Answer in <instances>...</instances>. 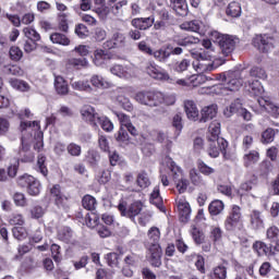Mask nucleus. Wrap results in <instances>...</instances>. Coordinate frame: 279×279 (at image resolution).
Listing matches in <instances>:
<instances>
[{"label":"nucleus","mask_w":279,"mask_h":279,"mask_svg":"<svg viewBox=\"0 0 279 279\" xmlns=\"http://www.w3.org/2000/svg\"><path fill=\"white\" fill-rule=\"evenodd\" d=\"M90 84L92 86H95V88H109L110 83L106 81L101 75L94 74L90 77Z\"/></svg>","instance_id":"c9c22d12"},{"label":"nucleus","mask_w":279,"mask_h":279,"mask_svg":"<svg viewBox=\"0 0 279 279\" xmlns=\"http://www.w3.org/2000/svg\"><path fill=\"white\" fill-rule=\"evenodd\" d=\"M27 189V193L28 195H40V182H38V180L33 179V181H31V184L26 187Z\"/></svg>","instance_id":"3c124183"},{"label":"nucleus","mask_w":279,"mask_h":279,"mask_svg":"<svg viewBox=\"0 0 279 279\" xmlns=\"http://www.w3.org/2000/svg\"><path fill=\"white\" fill-rule=\"evenodd\" d=\"M276 138V130L268 128L262 133V143L269 144L274 143Z\"/></svg>","instance_id":"09e8293b"},{"label":"nucleus","mask_w":279,"mask_h":279,"mask_svg":"<svg viewBox=\"0 0 279 279\" xmlns=\"http://www.w3.org/2000/svg\"><path fill=\"white\" fill-rule=\"evenodd\" d=\"M23 34L28 40H32V43H38V40H40V34L32 27H25Z\"/></svg>","instance_id":"c03bdc74"},{"label":"nucleus","mask_w":279,"mask_h":279,"mask_svg":"<svg viewBox=\"0 0 279 279\" xmlns=\"http://www.w3.org/2000/svg\"><path fill=\"white\" fill-rule=\"evenodd\" d=\"M184 110L190 121H197V119H199V109H197V105H195V101L185 100Z\"/></svg>","instance_id":"a211bd4d"},{"label":"nucleus","mask_w":279,"mask_h":279,"mask_svg":"<svg viewBox=\"0 0 279 279\" xmlns=\"http://www.w3.org/2000/svg\"><path fill=\"white\" fill-rule=\"evenodd\" d=\"M114 99L123 110H126V112H132L134 110V105H132V101H130V98H128L125 95L118 94L114 96Z\"/></svg>","instance_id":"a878e982"},{"label":"nucleus","mask_w":279,"mask_h":279,"mask_svg":"<svg viewBox=\"0 0 279 279\" xmlns=\"http://www.w3.org/2000/svg\"><path fill=\"white\" fill-rule=\"evenodd\" d=\"M12 234L17 241H25V239H27V229H25L23 226L14 227L12 229Z\"/></svg>","instance_id":"49530a36"},{"label":"nucleus","mask_w":279,"mask_h":279,"mask_svg":"<svg viewBox=\"0 0 279 279\" xmlns=\"http://www.w3.org/2000/svg\"><path fill=\"white\" fill-rule=\"evenodd\" d=\"M111 39L113 40V45H114L116 49H121V48L125 47V35L124 34L117 32L112 35Z\"/></svg>","instance_id":"de8ad7c7"},{"label":"nucleus","mask_w":279,"mask_h":279,"mask_svg":"<svg viewBox=\"0 0 279 279\" xmlns=\"http://www.w3.org/2000/svg\"><path fill=\"white\" fill-rule=\"evenodd\" d=\"M110 73H112V75H117V77H130V73L128 72V68L123 66V65H113L110 69Z\"/></svg>","instance_id":"37998d69"},{"label":"nucleus","mask_w":279,"mask_h":279,"mask_svg":"<svg viewBox=\"0 0 279 279\" xmlns=\"http://www.w3.org/2000/svg\"><path fill=\"white\" fill-rule=\"evenodd\" d=\"M10 84L12 88H15V90H21V93H29L32 88L29 84L23 80L13 78L10 81Z\"/></svg>","instance_id":"2f4dec72"},{"label":"nucleus","mask_w":279,"mask_h":279,"mask_svg":"<svg viewBox=\"0 0 279 279\" xmlns=\"http://www.w3.org/2000/svg\"><path fill=\"white\" fill-rule=\"evenodd\" d=\"M217 105H210L204 107L201 111L199 123H208V121H213L217 117Z\"/></svg>","instance_id":"f3484780"},{"label":"nucleus","mask_w":279,"mask_h":279,"mask_svg":"<svg viewBox=\"0 0 279 279\" xmlns=\"http://www.w3.org/2000/svg\"><path fill=\"white\" fill-rule=\"evenodd\" d=\"M54 88L58 95H69V83L60 75H54Z\"/></svg>","instance_id":"412c9836"},{"label":"nucleus","mask_w":279,"mask_h":279,"mask_svg":"<svg viewBox=\"0 0 279 279\" xmlns=\"http://www.w3.org/2000/svg\"><path fill=\"white\" fill-rule=\"evenodd\" d=\"M191 57L196 60V62H202L203 60H213V52L206 49H192L190 51Z\"/></svg>","instance_id":"aec40b11"},{"label":"nucleus","mask_w":279,"mask_h":279,"mask_svg":"<svg viewBox=\"0 0 279 279\" xmlns=\"http://www.w3.org/2000/svg\"><path fill=\"white\" fill-rule=\"evenodd\" d=\"M178 208L182 221H189V217H191V205L189 202H186V199H179Z\"/></svg>","instance_id":"5701e85b"},{"label":"nucleus","mask_w":279,"mask_h":279,"mask_svg":"<svg viewBox=\"0 0 279 279\" xmlns=\"http://www.w3.org/2000/svg\"><path fill=\"white\" fill-rule=\"evenodd\" d=\"M276 40L274 37L269 35H257L253 38V45L258 49V51H262V53H267L274 49Z\"/></svg>","instance_id":"6e6552de"},{"label":"nucleus","mask_w":279,"mask_h":279,"mask_svg":"<svg viewBox=\"0 0 279 279\" xmlns=\"http://www.w3.org/2000/svg\"><path fill=\"white\" fill-rule=\"evenodd\" d=\"M97 126L96 128H100L105 131V132H112V130H114V124H112V121H110V119L104 117V116H99V118H97Z\"/></svg>","instance_id":"72a5a7b5"},{"label":"nucleus","mask_w":279,"mask_h":279,"mask_svg":"<svg viewBox=\"0 0 279 279\" xmlns=\"http://www.w3.org/2000/svg\"><path fill=\"white\" fill-rule=\"evenodd\" d=\"M226 12L228 16H232V19H239V16H241V4L236 1H233L229 3Z\"/></svg>","instance_id":"f704fd0d"},{"label":"nucleus","mask_w":279,"mask_h":279,"mask_svg":"<svg viewBox=\"0 0 279 279\" xmlns=\"http://www.w3.org/2000/svg\"><path fill=\"white\" fill-rule=\"evenodd\" d=\"M81 114L83 121L92 124L93 128H97V119H99L100 116L97 113V111H95V108H93L90 105H85L81 109Z\"/></svg>","instance_id":"ddd939ff"},{"label":"nucleus","mask_w":279,"mask_h":279,"mask_svg":"<svg viewBox=\"0 0 279 279\" xmlns=\"http://www.w3.org/2000/svg\"><path fill=\"white\" fill-rule=\"evenodd\" d=\"M223 114L227 118H230L233 114H238V117H242L244 121H252V112L243 108V105H241L239 100L232 102L229 107H227L223 110Z\"/></svg>","instance_id":"0eeeda50"},{"label":"nucleus","mask_w":279,"mask_h":279,"mask_svg":"<svg viewBox=\"0 0 279 279\" xmlns=\"http://www.w3.org/2000/svg\"><path fill=\"white\" fill-rule=\"evenodd\" d=\"M82 204L86 210H95V208H97V199H95V197L92 195H85L83 197Z\"/></svg>","instance_id":"a18cd8bd"},{"label":"nucleus","mask_w":279,"mask_h":279,"mask_svg":"<svg viewBox=\"0 0 279 279\" xmlns=\"http://www.w3.org/2000/svg\"><path fill=\"white\" fill-rule=\"evenodd\" d=\"M223 208H226V205H223V201H213L209 206V215H213V217H217V215H221L223 213Z\"/></svg>","instance_id":"c85d7f7f"},{"label":"nucleus","mask_w":279,"mask_h":279,"mask_svg":"<svg viewBox=\"0 0 279 279\" xmlns=\"http://www.w3.org/2000/svg\"><path fill=\"white\" fill-rule=\"evenodd\" d=\"M50 195L52 199H54V204L56 206H58V208H63V210H66L69 208L70 206L69 196L62 193L59 184L53 185L50 189Z\"/></svg>","instance_id":"9d476101"},{"label":"nucleus","mask_w":279,"mask_h":279,"mask_svg":"<svg viewBox=\"0 0 279 279\" xmlns=\"http://www.w3.org/2000/svg\"><path fill=\"white\" fill-rule=\"evenodd\" d=\"M21 130L22 132H28L27 135L24 134L22 136L21 151L27 153L32 147V143L34 144V149L40 151L44 147V134L40 131V123L38 121L21 122ZM32 132H34V136H32Z\"/></svg>","instance_id":"f257e3e1"},{"label":"nucleus","mask_w":279,"mask_h":279,"mask_svg":"<svg viewBox=\"0 0 279 279\" xmlns=\"http://www.w3.org/2000/svg\"><path fill=\"white\" fill-rule=\"evenodd\" d=\"M9 54L11 60H13L14 62H19V60L23 58V50L16 46H13L11 47Z\"/></svg>","instance_id":"69168bd1"},{"label":"nucleus","mask_w":279,"mask_h":279,"mask_svg":"<svg viewBox=\"0 0 279 279\" xmlns=\"http://www.w3.org/2000/svg\"><path fill=\"white\" fill-rule=\"evenodd\" d=\"M145 69L146 73H148L150 77H154V80H169V74L160 71L154 61H148Z\"/></svg>","instance_id":"2eb2a0df"},{"label":"nucleus","mask_w":279,"mask_h":279,"mask_svg":"<svg viewBox=\"0 0 279 279\" xmlns=\"http://www.w3.org/2000/svg\"><path fill=\"white\" fill-rule=\"evenodd\" d=\"M222 64H226V59L216 58L210 60L203 61H194L193 66L197 73H210V71H215V69H219Z\"/></svg>","instance_id":"39448f33"},{"label":"nucleus","mask_w":279,"mask_h":279,"mask_svg":"<svg viewBox=\"0 0 279 279\" xmlns=\"http://www.w3.org/2000/svg\"><path fill=\"white\" fill-rule=\"evenodd\" d=\"M131 25L135 27V29L145 32L146 29H149L151 25H154V17H136L131 21Z\"/></svg>","instance_id":"dca6fc26"},{"label":"nucleus","mask_w":279,"mask_h":279,"mask_svg":"<svg viewBox=\"0 0 279 279\" xmlns=\"http://www.w3.org/2000/svg\"><path fill=\"white\" fill-rule=\"evenodd\" d=\"M162 99H163L162 98V93H160V92H157V93L151 92L149 107L150 108H156L158 106H162Z\"/></svg>","instance_id":"603ef678"},{"label":"nucleus","mask_w":279,"mask_h":279,"mask_svg":"<svg viewBox=\"0 0 279 279\" xmlns=\"http://www.w3.org/2000/svg\"><path fill=\"white\" fill-rule=\"evenodd\" d=\"M105 259L107 262V265H109V267H119V254L108 253L105 256Z\"/></svg>","instance_id":"680f3d73"},{"label":"nucleus","mask_w":279,"mask_h":279,"mask_svg":"<svg viewBox=\"0 0 279 279\" xmlns=\"http://www.w3.org/2000/svg\"><path fill=\"white\" fill-rule=\"evenodd\" d=\"M170 46H167V48H160L158 50L153 51V56L157 62H161V64H165L169 58H171V51H169Z\"/></svg>","instance_id":"b1692460"},{"label":"nucleus","mask_w":279,"mask_h":279,"mask_svg":"<svg viewBox=\"0 0 279 279\" xmlns=\"http://www.w3.org/2000/svg\"><path fill=\"white\" fill-rule=\"evenodd\" d=\"M173 43H175L178 47H191L192 45H199V38L195 36H185V37L174 36Z\"/></svg>","instance_id":"6ab92c4d"},{"label":"nucleus","mask_w":279,"mask_h":279,"mask_svg":"<svg viewBox=\"0 0 279 279\" xmlns=\"http://www.w3.org/2000/svg\"><path fill=\"white\" fill-rule=\"evenodd\" d=\"M219 134H221V124L217 121L211 122L209 125V135L207 136L208 141H218Z\"/></svg>","instance_id":"c756f323"},{"label":"nucleus","mask_w":279,"mask_h":279,"mask_svg":"<svg viewBox=\"0 0 279 279\" xmlns=\"http://www.w3.org/2000/svg\"><path fill=\"white\" fill-rule=\"evenodd\" d=\"M260 158V155L256 150H252L248 154L244 155V167H252V165H256Z\"/></svg>","instance_id":"4c0bfd02"},{"label":"nucleus","mask_w":279,"mask_h":279,"mask_svg":"<svg viewBox=\"0 0 279 279\" xmlns=\"http://www.w3.org/2000/svg\"><path fill=\"white\" fill-rule=\"evenodd\" d=\"M243 213H241V208L239 205H233L229 216L225 221V228L229 232H236V230H243Z\"/></svg>","instance_id":"7ed1b4c3"},{"label":"nucleus","mask_w":279,"mask_h":279,"mask_svg":"<svg viewBox=\"0 0 279 279\" xmlns=\"http://www.w3.org/2000/svg\"><path fill=\"white\" fill-rule=\"evenodd\" d=\"M9 223L10 226H25V218L21 214H12Z\"/></svg>","instance_id":"e2e57ef3"},{"label":"nucleus","mask_w":279,"mask_h":279,"mask_svg":"<svg viewBox=\"0 0 279 279\" xmlns=\"http://www.w3.org/2000/svg\"><path fill=\"white\" fill-rule=\"evenodd\" d=\"M180 27L185 32H197L199 29V22L197 21L184 22L180 25Z\"/></svg>","instance_id":"13d9d810"},{"label":"nucleus","mask_w":279,"mask_h":279,"mask_svg":"<svg viewBox=\"0 0 279 279\" xmlns=\"http://www.w3.org/2000/svg\"><path fill=\"white\" fill-rule=\"evenodd\" d=\"M158 15H159L160 21H163V22L168 23L169 25H173V17L171 16V14L169 13V11L167 9L159 10Z\"/></svg>","instance_id":"338daca9"},{"label":"nucleus","mask_w":279,"mask_h":279,"mask_svg":"<svg viewBox=\"0 0 279 279\" xmlns=\"http://www.w3.org/2000/svg\"><path fill=\"white\" fill-rule=\"evenodd\" d=\"M13 202H14L15 206H20L22 208H25V206H27V197H25V194H23L21 192H16L13 195Z\"/></svg>","instance_id":"4d7b16f0"},{"label":"nucleus","mask_w":279,"mask_h":279,"mask_svg":"<svg viewBox=\"0 0 279 279\" xmlns=\"http://www.w3.org/2000/svg\"><path fill=\"white\" fill-rule=\"evenodd\" d=\"M118 210L120 211L121 217H126V219H131V221H136V217L143 213V202L135 201L129 206L120 203L118 205Z\"/></svg>","instance_id":"20e7f679"},{"label":"nucleus","mask_w":279,"mask_h":279,"mask_svg":"<svg viewBox=\"0 0 279 279\" xmlns=\"http://www.w3.org/2000/svg\"><path fill=\"white\" fill-rule=\"evenodd\" d=\"M248 219L251 230L258 232V230H263V228H265L263 213H260L259 210L253 209L248 215Z\"/></svg>","instance_id":"4468645a"},{"label":"nucleus","mask_w":279,"mask_h":279,"mask_svg":"<svg viewBox=\"0 0 279 279\" xmlns=\"http://www.w3.org/2000/svg\"><path fill=\"white\" fill-rule=\"evenodd\" d=\"M190 180L194 186H204L206 182L202 180V175L197 172L196 169L190 170Z\"/></svg>","instance_id":"79ce46f5"},{"label":"nucleus","mask_w":279,"mask_h":279,"mask_svg":"<svg viewBox=\"0 0 279 279\" xmlns=\"http://www.w3.org/2000/svg\"><path fill=\"white\" fill-rule=\"evenodd\" d=\"M85 159L89 165H92V167H95V165L99 162L100 156L96 150H88Z\"/></svg>","instance_id":"bf43d9fd"},{"label":"nucleus","mask_w":279,"mask_h":279,"mask_svg":"<svg viewBox=\"0 0 279 279\" xmlns=\"http://www.w3.org/2000/svg\"><path fill=\"white\" fill-rule=\"evenodd\" d=\"M58 239L63 243H73V230L69 227H63L58 232Z\"/></svg>","instance_id":"7c9ffc66"},{"label":"nucleus","mask_w":279,"mask_h":279,"mask_svg":"<svg viewBox=\"0 0 279 279\" xmlns=\"http://www.w3.org/2000/svg\"><path fill=\"white\" fill-rule=\"evenodd\" d=\"M243 86V78L239 72H229L227 73V78L223 83V88L226 90L236 92Z\"/></svg>","instance_id":"9b49d317"},{"label":"nucleus","mask_w":279,"mask_h":279,"mask_svg":"<svg viewBox=\"0 0 279 279\" xmlns=\"http://www.w3.org/2000/svg\"><path fill=\"white\" fill-rule=\"evenodd\" d=\"M34 177L25 173L20 175L16 182L21 186V189H27L32 184V182H34Z\"/></svg>","instance_id":"8fccbe9b"},{"label":"nucleus","mask_w":279,"mask_h":279,"mask_svg":"<svg viewBox=\"0 0 279 279\" xmlns=\"http://www.w3.org/2000/svg\"><path fill=\"white\" fill-rule=\"evenodd\" d=\"M248 86L251 88V93L253 95H256L257 97L259 95H263V93H265V88L263 87V84H260L258 80L253 81L252 83H248Z\"/></svg>","instance_id":"864d4df0"},{"label":"nucleus","mask_w":279,"mask_h":279,"mask_svg":"<svg viewBox=\"0 0 279 279\" xmlns=\"http://www.w3.org/2000/svg\"><path fill=\"white\" fill-rule=\"evenodd\" d=\"M72 88L74 90H85L86 93H90L93 90V87H90V84H88V81H77L72 83Z\"/></svg>","instance_id":"5fc2aeb1"},{"label":"nucleus","mask_w":279,"mask_h":279,"mask_svg":"<svg viewBox=\"0 0 279 279\" xmlns=\"http://www.w3.org/2000/svg\"><path fill=\"white\" fill-rule=\"evenodd\" d=\"M251 77H257L258 80H267V72L263 68L253 66L250 70Z\"/></svg>","instance_id":"6e6d98bb"},{"label":"nucleus","mask_w":279,"mask_h":279,"mask_svg":"<svg viewBox=\"0 0 279 279\" xmlns=\"http://www.w3.org/2000/svg\"><path fill=\"white\" fill-rule=\"evenodd\" d=\"M47 160V158L43 155L38 156L37 159V171H39L41 173V175L47 177V173H49V171L47 170V166H45V161Z\"/></svg>","instance_id":"0e129e2a"},{"label":"nucleus","mask_w":279,"mask_h":279,"mask_svg":"<svg viewBox=\"0 0 279 279\" xmlns=\"http://www.w3.org/2000/svg\"><path fill=\"white\" fill-rule=\"evenodd\" d=\"M228 276V268L225 265H219L214 268V278L216 279H226Z\"/></svg>","instance_id":"052dcab7"},{"label":"nucleus","mask_w":279,"mask_h":279,"mask_svg":"<svg viewBox=\"0 0 279 279\" xmlns=\"http://www.w3.org/2000/svg\"><path fill=\"white\" fill-rule=\"evenodd\" d=\"M160 229L153 227L148 230V240L146 242V247H151V245H160Z\"/></svg>","instance_id":"4be33fe9"},{"label":"nucleus","mask_w":279,"mask_h":279,"mask_svg":"<svg viewBox=\"0 0 279 279\" xmlns=\"http://www.w3.org/2000/svg\"><path fill=\"white\" fill-rule=\"evenodd\" d=\"M173 10L179 16H187L189 4H186V0H174Z\"/></svg>","instance_id":"cd10ccee"},{"label":"nucleus","mask_w":279,"mask_h":279,"mask_svg":"<svg viewBox=\"0 0 279 279\" xmlns=\"http://www.w3.org/2000/svg\"><path fill=\"white\" fill-rule=\"evenodd\" d=\"M253 250L257 252L258 256H265L267 254H271V247L267 246V244L260 241H256L253 244Z\"/></svg>","instance_id":"58836bf2"},{"label":"nucleus","mask_w":279,"mask_h":279,"mask_svg":"<svg viewBox=\"0 0 279 279\" xmlns=\"http://www.w3.org/2000/svg\"><path fill=\"white\" fill-rule=\"evenodd\" d=\"M211 37L218 44L220 53H222L225 58H228V56H232V53L236 49V45H239V38L232 35L221 34L217 31L211 32Z\"/></svg>","instance_id":"f03ea898"},{"label":"nucleus","mask_w":279,"mask_h":279,"mask_svg":"<svg viewBox=\"0 0 279 279\" xmlns=\"http://www.w3.org/2000/svg\"><path fill=\"white\" fill-rule=\"evenodd\" d=\"M134 99L137 104H142V106H149L151 101V92H138Z\"/></svg>","instance_id":"e433bc0d"},{"label":"nucleus","mask_w":279,"mask_h":279,"mask_svg":"<svg viewBox=\"0 0 279 279\" xmlns=\"http://www.w3.org/2000/svg\"><path fill=\"white\" fill-rule=\"evenodd\" d=\"M107 60H110V54L106 50L98 49L94 52V64L96 66H104Z\"/></svg>","instance_id":"393cba45"},{"label":"nucleus","mask_w":279,"mask_h":279,"mask_svg":"<svg viewBox=\"0 0 279 279\" xmlns=\"http://www.w3.org/2000/svg\"><path fill=\"white\" fill-rule=\"evenodd\" d=\"M148 250L147 258L153 267H160L162 265V248L160 244H154L146 246Z\"/></svg>","instance_id":"f8f14e48"},{"label":"nucleus","mask_w":279,"mask_h":279,"mask_svg":"<svg viewBox=\"0 0 279 279\" xmlns=\"http://www.w3.org/2000/svg\"><path fill=\"white\" fill-rule=\"evenodd\" d=\"M170 171L172 173V179L177 185L179 193H186L190 182L187 179H184L182 174V169H180V167H178L175 162L171 161Z\"/></svg>","instance_id":"423d86ee"},{"label":"nucleus","mask_w":279,"mask_h":279,"mask_svg":"<svg viewBox=\"0 0 279 279\" xmlns=\"http://www.w3.org/2000/svg\"><path fill=\"white\" fill-rule=\"evenodd\" d=\"M50 40L53 45H62L63 47H69L71 45V39L62 33H53L50 35Z\"/></svg>","instance_id":"bb28decb"},{"label":"nucleus","mask_w":279,"mask_h":279,"mask_svg":"<svg viewBox=\"0 0 279 279\" xmlns=\"http://www.w3.org/2000/svg\"><path fill=\"white\" fill-rule=\"evenodd\" d=\"M68 64L73 69H88V60L84 57L71 58L68 60Z\"/></svg>","instance_id":"473e14b6"},{"label":"nucleus","mask_w":279,"mask_h":279,"mask_svg":"<svg viewBox=\"0 0 279 279\" xmlns=\"http://www.w3.org/2000/svg\"><path fill=\"white\" fill-rule=\"evenodd\" d=\"M228 148V141L225 138L209 141L207 154L210 158H219V154H223L226 158V149Z\"/></svg>","instance_id":"1a4fd4ad"},{"label":"nucleus","mask_w":279,"mask_h":279,"mask_svg":"<svg viewBox=\"0 0 279 279\" xmlns=\"http://www.w3.org/2000/svg\"><path fill=\"white\" fill-rule=\"evenodd\" d=\"M136 182L140 189H147V186L151 184V181H149V175L145 171L137 174Z\"/></svg>","instance_id":"ea45409f"},{"label":"nucleus","mask_w":279,"mask_h":279,"mask_svg":"<svg viewBox=\"0 0 279 279\" xmlns=\"http://www.w3.org/2000/svg\"><path fill=\"white\" fill-rule=\"evenodd\" d=\"M150 204H154L155 206H157V208H160V206H162V197L160 196L159 186L154 187L150 194Z\"/></svg>","instance_id":"a19ab883"},{"label":"nucleus","mask_w":279,"mask_h":279,"mask_svg":"<svg viewBox=\"0 0 279 279\" xmlns=\"http://www.w3.org/2000/svg\"><path fill=\"white\" fill-rule=\"evenodd\" d=\"M266 236L269 241L276 242L278 241V236H279V229L278 227H270L267 229L266 231Z\"/></svg>","instance_id":"774afa93"}]
</instances>
